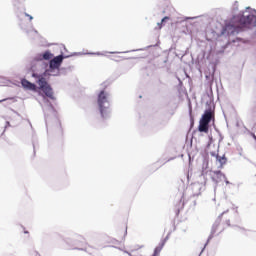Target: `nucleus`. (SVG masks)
Returning <instances> with one entry per match:
<instances>
[{"instance_id": "nucleus-6", "label": "nucleus", "mask_w": 256, "mask_h": 256, "mask_svg": "<svg viewBox=\"0 0 256 256\" xmlns=\"http://www.w3.org/2000/svg\"><path fill=\"white\" fill-rule=\"evenodd\" d=\"M21 85L24 87V89H28V91H37V86L29 82L27 79H22Z\"/></svg>"}, {"instance_id": "nucleus-12", "label": "nucleus", "mask_w": 256, "mask_h": 256, "mask_svg": "<svg viewBox=\"0 0 256 256\" xmlns=\"http://www.w3.org/2000/svg\"><path fill=\"white\" fill-rule=\"evenodd\" d=\"M217 161L220 163L221 167H223V165H225V163H227V158L225 157V155L223 156H216Z\"/></svg>"}, {"instance_id": "nucleus-4", "label": "nucleus", "mask_w": 256, "mask_h": 256, "mask_svg": "<svg viewBox=\"0 0 256 256\" xmlns=\"http://www.w3.org/2000/svg\"><path fill=\"white\" fill-rule=\"evenodd\" d=\"M225 231V224L221 221H216L212 227V232L210 237H215L221 235Z\"/></svg>"}, {"instance_id": "nucleus-5", "label": "nucleus", "mask_w": 256, "mask_h": 256, "mask_svg": "<svg viewBox=\"0 0 256 256\" xmlns=\"http://www.w3.org/2000/svg\"><path fill=\"white\" fill-rule=\"evenodd\" d=\"M63 63V55H59L50 60V69H59Z\"/></svg>"}, {"instance_id": "nucleus-8", "label": "nucleus", "mask_w": 256, "mask_h": 256, "mask_svg": "<svg viewBox=\"0 0 256 256\" xmlns=\"http://www.w3.org/2000/svg\"><path fill=\"white\" fill-rule=\"evenodd\" d=\"M225 179L227 180V177L225 176V174H223L221 171H215L212 175V181H214V183H221V180Z\"/></svg>"}, {"instance_id": "nucleus-17", "label": "nucleus", "mask_w": 256, "mask_h": 256, "mask_svg": "<svg viewBox=\"0 0 256 256\" xmlns=\"http://www.w3.org/2000/svg\"><path fill=\"white\" fill-rule=\"evenodd\" d=\"M253 137H254V139L256 140V136H255V134H253Z\"/></svg>"}, {"instance_id": "nucleus-16", "label": "nucleus", "mask_w": 256, "mask_h": 256, "mask_svg": "<svg viewBox=\"0 0 256 256\" xmlns=\"http://www.w3.org/2000/svg\"><path fill=\"white\" fill-rule=\"evenodd\" d=\"M227 225H228V227L231 225V224L229 223V221H227Z\"/></svg>"}, {"instance_id": "nucleus-3", "label": "nucleus", "mask_w": 256, "mask_h": 256, "mask_svg": "<svg viewBox=\"0 0 256 256\" xmlns=\"http://www.w3.org/2000/svg\"><path fill=\"white\" fill-rule=\"evenodd\" d=\"M33 77L38 79L37 83L39 85V89L43 91L44 95L49 99L55 100V96L53 94V88H51V85L47 83V80L45 79V77L37 74H33Z\"/></svg>"}, {"instance_id": "nucleus-14", "label": "nucleus", "mask_w": 256, "mask_h": 256, "mask_svg": "<svg viewBox=\"0 0 256 256\" xmlns=\"http://www.w3.org/2000/svg\"><path fill=\"white\" fill-rule=\"evenodd\" d=\"M3 101H7V99L0 100V103H3Z\"/></svg>"}, {"instance_id": "nucleus-10", "label": "nucleus", "mask_w": 256, "mask_h": 256, "mask_svg": "<svg viewBox=\"0 0 256 256\" xmlns=\"http://www.w3.org/2000/svg\"><path fill=\"white\" fill-rule=\"evenodd\" d=\"M50 59H53V54L49 51H46L40 55V61H50Z\"/></svg>"}, {"instance_id": "nucleus-9", "label": "nucleus", "mask_w": 256, "mask_h": 256, "mask_svg": "<svg viewBox=\"0 0 256 256\" xmlns=\"http://www.w3.org/2000/svg\"><path fill=\"white\" fill-rule=\"evenodd\" d=\"M198 131L200 133H209V124L207 122H203V120H200Z\"/></svg>"}, {"instance_id": "nucleus-13", "label": "nucleus", "mask_w": 256, "mask_h": 256, "mask_svg": "<svg viewBox=\"0 0 256 256\" xmlns=\"http://www.w3.org/2000/svg\"><path fill=\"white\" fill-rule=\"evenodd\" d=\"M165 21H169V16H165V17L161 20V23H158L160 29H161V25H163V23H165Z\"/></svg>"}, {"instance_id": "nucleus-15", "label": "nucleus", "mask_w": 256, "mask_h": 256, "mask_svg": "<svg viewBox=\"0 0 256 256\" xmlns=\"http://www.w3.org/2000/svg\"><path fill=\"white\" fill-rule=\"evenodd\" d=\"M28 17H29V19H30V20H32V19H33V16H29V15H28Z\"/></svg>"}, {"instance_id": "nucleus-18", "label": "nucleus", "mask_w": 256, "mask_h": 256, "mask_svg": "<svg viewBox=\"0 0 256 256\" xmlns=\"http://www.w3.org/2000/svg\"><path fill=\"white\" fill-rule=\"evenodd\" d=\"M226 184L229 185V181L226 180Z\"/></svg>"}, {"instance_id": "nucleus-11", "label": "nucleus", "mask_w": 256, "mask_h": 256, "mask_svg": "<svg viewBox=\"0 0 256 256\" xmlns=\"http://www.w3.org/2000/svg\"><path fill=\"white\" fill-rule=\"evenodd\" d=\"M163 247H165V241L160 243L155 249L152 256H159L161 254V251H163Z\"/></svg>"}, {"instance_id": "nucleus-7", "label": "nucleus", "mask_w": 256, "mask_h": 256, "mask_svg": "<svg viewBox=\"0 0 256 256\" xmlns=\"http://www.w3.org/2000/svg\"><path fill=\"white\" fill-rule=\"evenodd\" d=\"M211 119H213V111L209 109L204 112L200 121H203L204 123H208L209 125V123H211Z\"/></svg>"}, {"instance_id": "nucleus-2", "label": "nucleus", "mask_w": 256, "mask_h": 256, "mask_svg": "<svg viewBox=\"0 0 256 256\" xmlns=\"http://www.w3.org/2000/svg\"><path fill=\"white\" fill-rule=\"evenodd\" d=\"M100 115L103 119L109 115V94L105 90L100 91L97 99Z\"/></svg>"}, {"instance_id": "nucleus-1", "label": "nucleus", "mask_w": 256, "mask_h": 256, "mask_svg": "<svg viewBox=\"0 0 256 256\" xmlns=\"http://www.w3.org/2000/svg\"><path fill=\"white\" fill-rule=\"evenodd\" d=\"M251 27H256V16L253 14L244 16L243 13H239L233 16L230 23L226 25V31L240 33V31L251 29Z\"/></svg>"}]
</instances>
